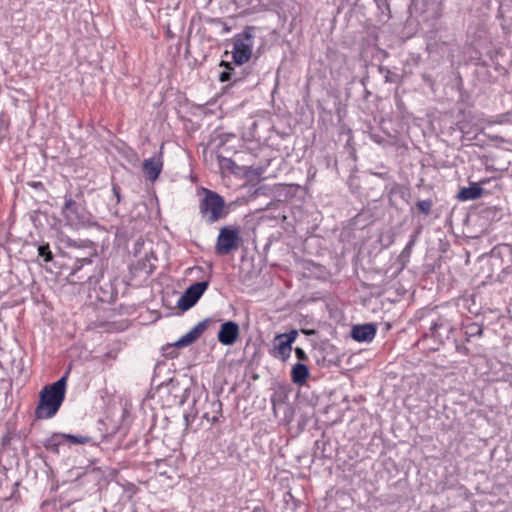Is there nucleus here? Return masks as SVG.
I'll return each mask as SVG.
<instances>
[{
	"instance_id": "f257e3e1",
	"label": "nucleus",
	"mask_w": 512,
	"mask_h": 512,
	"mask_svg": "<svg viewBox=\"0 0 512 512\" xmlns=\"http://www.w3.org/2000/svg\"><path fill=\"white\" fill-rule=\"evenodd\" d=\"M68 375L67 371L59 380L41 390L39 403L35 409L37 419H49L56 415L65 399Z\"/></svg>"
},
{
	"instance_id": "f03ea898",
	"label": "nucleus",
	"mask_w": 512,
	"mask_h": 512,
	"mask_svg": "<svg viewBox=\"0 0 512 512\" xmlns=\"http://www.w3.org/2000/svg\"><path fill=\"white\" fill-rule=\"evenodd\" d=\"M203 197L199 201V213L206 224H214L228 215L225 199L215 191L201 189Z\"/></svg>"
},
{
	"instance_id": "7ed1b4c3",
	"label": "nucleus",
	"mask_w": 512,
	"mask_h": 512,
	"mask_svg": "<svg viewBox=\"0 0 512 512\" xmlns=\"http://www.w3.org/2000/svg\"><path fill=\"white\" fill-rule=\"evenodd\" d=\"M61 214L66 224L74 229L90 227L94 224L91 214L71 196H64Z\"/></svg>"
},
{
	"instance_id": "20e7f679",
	"label": "nucleus",
	"mask_w": 512,
	"mask_h": 512,
	"mask_svg": "<svg viewBox=\"0 0 512 512\" xmlns=\"http://www.w3.org/2000/svg\"><path fill=\"white\" fill-rule=\"evenodd\" d=\"M255 28L247 26L241 33L234 36L232 57L236 66H242L252 56Z\"/></svg>"
},
{
	"instance_id": "39448f33",
	"label": "nucleus",
	"mask_w": 512,
	"mask_h": 512,
	"mask_svg": "<svg viewBox=\"0 0 512 512\" xmlns=\"http://www.w3.org/2000/svg\"><path fill=\"white\" fill-rule=\"evenodd\" d=\"M242 238L238 227L224 226L217 237L215 252L217 255H228L239 248Z\"/></svg>"
},
{
	"instance_id": "423d86ee",
	"label": "nucleus",
	"mask_w": 512,
	"mask_h": 512,
	"mask_svg": "<svg viewBox=\"0 0 512 512\" xmlns=\"http://www.w3.org/2000/svg\"><path fill=\"white\" fill-rule=\"evenodd\" d=\"M209 286L208 281H200L190 285L177 301V307L182 311L192 308Z\"/></svg>"
},
{
	"instance_id": "0eeeda50",
	"label": "nucleus",
	"mask_w": 512,
	"mask_h": 512,
	"mask_svg": "<svg viewBox=\"0 0 512 512\" xmlns=\"http://www.w3.org/2000/svg\"><path fill=\"white\" fill-rule=\"evenodd\" d=\"M93 263L91 259L82 258L77 259L72 267L71 273L68 276V282L71 284H84L92 282L94 276L92 274Z\"/></svg>"
},
{
	"instance_id": "6e6552de",
	"label": "nucleus",
	"mask_w": 512,
	"mask_h": 512,
	"mask_svg": "<svg viewBox=\"0 0 512 512\" xmlns=\"http://www.w3.org/2000/svg\"><path fill=\"white\" fill-rule=\"evenodd\" d=\"M430 336L438 339L440 342L450 338L451 333L454 331L452 319L447 315H440L438 318L431 322Z\"/></svg>"
},
{
	"instance_id": "1a4fd4ad",
	"label": "nucleus",
	"mask_w": 512,
	"mask_h": 512,
	"mask_svg": "<svg viewBox=\"0 0 512 512\" xmlns=\"http://www.w3.org/2000/svg\"><path fill=\"white\" fill-rule=\"evenodd\" d=\"M220 66L225 67L219 75L221 82H231L232 85H236L239 82L245 80L251 73V68H243L242 66L232 67L231 63L221 61Z\"/></svg>"
},
{
	"instance_id": "9d476101",
	"label": "nucleus",
	"mask_w": 512,
	"mask_h": 512,
	"mask_svg": "<svg viewBox=\"0 0 512 512\" xmlns=\"http://www.w3.org/2000/svg\"><path fill=\"white\" fill-rule=\"evenodd\" d=\"M239 334V325L234 321H226L221 325L217 339L222 345L230 346L237 341Z\"/></svg>"
},
{
	"instance_id": "9b49d317",
	"label": "nucleus",
	"mask_w": 512,
	"mask_h": 512,
	"mask_svg": "<svg viewBox=\"0 0 512 512\" xmlns=\"http://www.w3.org/2000/svg\"><path fill=\"white\" fill-rule=\"evenodd\" d=\"M377 327L373 323L355 325L351 330V337L358 342H370L376 335Z\"/></svg>"
},
{
	"instance_id": "f8f14e48",
	"label": "nucleus",
	"mask_w": 512,
	"mask_h": 512,
	"mask_svg": "<svg viewBox=\"0 0 512 512\" xmlns=\"http://www.w3.org/2000/svg\"><path fill=\"white\" fill-rule=\"evenodd\" d=\"M203 418L211 423H216L222 414V402L219 399H206L203 407Z\"/></svg>"
},
{
	"instance_id": "ddd939ff",
	"label": "nucleus",
	"mask_w": 512,
	"mask_h": 512,
	"mask_svg": "<svg viewBox=\"0 0 512 512\" xmlns=\"http://www.w3.org/2000/svg\"><path fill=\"white\" fill-rule=\"evenodd\" d=\"M162 167L163 163L160 157L145 159L142 165L145 177L152 182L159 177Z\"/></svg>"
},
{
	"instance_id": "4468645a",
	"label": "nucleus",
	"mask_w": 512,
	"mask_h": 512,
	"mask_svg": "<svg viewBox=\"0 0 512 512\" xmlns=\"http://www.w3.org/2000/svg\"><path fill=\"white\" fill-rule=\"evenodd\" d=\"M483 188L477 183H472L469 187L460 189L457 199L460 201L476 200L482 196Z\"/></svg>"
},
{
	"instance_id": "2eb2a0df",
	"label": "nucleus",
	"mask_w": 512,
	"mask_h": 512,
	"mask_svg": "<svg viewBox=\"0 0 512 512\" xmlns=\"http://www.w3.org/2000/svg\"><path fill=\"white\" fill-rule=\"evenodd\" d=\"M273 342V356L281 359L282 361H286L290 357L292 346L284 339H277V335L275 336Z\"/></svg>"
},
{
	"instance_id": "dca6fc26",
	"label": "nucleus",
	"mask_w": 512,
	"mask_h": 512,
	"mask_svg": "<svg viewBox=\"0 0 512 512\" xmlns=\"http://www.w3.org/2000/svg\"><path fill=\"white\" fill-rule=\"evenodd\" d=\"M309 369L304 363H296L291 370L292 382L296 385H303L309 377Z\"/></svg>"
},
{
	"instance_id": "f3484780",
	"label": "nucleus",
	"mask_w": 512,
	"mask_h": 512,
	"mask_svg": "<svg viewBox=\"0 0 512 512\" xmlns=\"http://www.w3.org/2000/svg\"><path fill=\"white\" fill-rule=\"evenodd\" d=\"M63 444H65L64 433H54L43 441L45 449L54 454L59 453V447Z\"/></svg>"
},
{
	"instance_id": "a211bd4d",
	"label": "nucleus",
	"mask_w": 512,
	"mask_h": 512,
	"mask_svg": "<svg viewBox=\"0 0 512 512\" xmlns=\"http://www.w3.org/2000/svg\"><path fill=\"white\" fill-rule=\"evenodd\" d=\"M466 340L469 341L472 337H481L483 334V327L476 322H470L464 325Z\"/></svg>"
},
{
	"instance_id": "6ab92c4d",
	"label": "nucleus",
	"mask_w": 512,
	"mask_h": 512,
	"mask_svg": "<svg viewBox=\"0 0 512 512\" xmlns=\"http://www.w3.org/2000/svg\"><path fill=\"white\" fill-rule=\"evenodd\" d=\"M65 444L69 445H83L92 441V437L87 435H72L64 433Z\"/></svg>"
},
{
	"instance_id": "aec40b11",
	"label": "nucleus",
	"mask_w": 512,
	"mask_h": 512,
	"mask_svg": "<svg viewBox=\"0 0 512 512\" xmlns=\"http://www.w3.org/2000/svg\"><path fill=\"white\" fill-rule=\"evenodd\" d=\"M374 2L377 5V8L379 10V20L380 21H387L390 19V6L387 2V0H374Z\"/></svg>"
},
{
	"instance_id": "412c9836",
	"label": "nucleus",
	"mask_w": 512,
	"mask_h": 512,
	"mask_svg": "<svg viewBox=\"0 0 512 512\" xmlns=\"http://www.w3.org/2000/svg\"><path fill=\"white\" fill-rule=\"evenodd\" d=\"M209 322H210V319H204V320L200 321L197 325H195L190 331H188L190 334H192V337L195 341L207 329Z\"/></svg>"
},
{
	"instance_id": "4be33fe9",
	"label": "nucleus",
	"mask_w": 512,
	"mask_h": 512,
	"mask_svg": "<svg viewBox=\"0 0 512 512\" xmlns=\"http://www.w3.org/2000/svg\"><path fill=\"white\" fill-rule=\"evenodd\" d=\"M417 208L424 215H429L433 207V201L431 199L420 200L416 203Z\"/></svg>"
},
{
	"instance_id": "5701e85b",
	"label": "nucleus",
	"mask_w": 512,
	"mask_h": 512,
	"mask_svg": "<svg viewBox=\"0 0 512 512\" xmlns=\"http://www.w3.org/2000/svg\"><path fill=\"white\" fill-rule=\"evenodd\" d=\"M194 342H195V340L193 339L192 334L187 332L180 339H178L173 345L176 348H184V347L191 345Z\"/></svg>"
},
{
	"instance_id": "b1692460",
	"label": "nucleus",
	"mask_w": 512,
	"mask_h": 512,
	"mask_svg": "<svg viewBox=\"0 0 512 512\" xmlns=\"http://www.w3.org/2000/svg\"><path fill=\"white\" fill-rule=\"evenodd\" d=\"M194 342H195V340L193 339L192 334L187 332L180 339H178L173 345L176 348H184V347L191 345Z\"/></svg>"
},
{
	"instance_id": "393cba45",
	"label": "nucleus",
	"mask_w": 512,
	"mask_h": 512,
	"mask_svg": "<svg viewBox=\"0 0 512 512\" xmlns=\"http://www.w3.org/2000/svg\"><path fill=\"white\" fill-rule=\"evenodd\" d=\"M194 342H195V340L193 339L192 334L187 332L180 339H178L173 345L176 348H184V347L191 345Z\"/></svg>"
},
{
	"instance_id": "a878e982",
	"label": "nucleus",
	"mask_w": 512,
	"mask_h": 512,
	"mask_svg": "<svg viewBox=\"0 0 512 512\" xmlns=\"http://www.w3.org/2000/svg\"><path fill=\"white\" fill-rule=\"evenodd\" d=\"M38 255L43 258L45 262H50L53 259V254L50 250L49 244H42L38 247Z\"/></svg>"
},
{
	"instance_id": "bb28decb",
	"label": "nucleus",
	"mask_w": 512,
	"mask_h": 512,
	"mask_svg": "<svg viewBox=\"0 0 512 512\" xmlns=\"http://www.w3.org/2000/svg\"><path fill=\"white\" fill-rule=\"evenodd\" d=\"M500 380L504 382H511L512 381V366L510 364H503L502 365V374L499 377Z\"/></svg>"
},
{
	"instance_id": "cd10ccee",
	"label": "nucleus",
	"mask_w": 512,
	"mask_h": 512,
	"mask_svg": "<svg viewBox=\"0 0 512 512\" xmlns=\"http://www.w3.org/2000/svg\"><path fill=\"white\" fill-rule=\"evenodd\" d=\"M297 335H298L297 330H291L287 333L278 334L277 339H284L286 342H289V344L292 346V344L294 343V341L297 338Z\"/></svg>"
},
{
	"instance_id": "c85d7f7f",
	"label": "nucleus",
	"mask_w": 512,
	"mask_h": 512,
	"mask_svg": "<svg viewBox=\"0 0 512 512\" xmlns=\"http://www.w3.org/2000/svg\"><path fill=\"white\" fill-rule=\"evenodd\" d=\"M294 351H295V356L297 357V359L299 361L305 362L308 360V356L302 348L296 347Z\"/></svg>"
},
{
	"instance_id": "c756f323",
	"label": "nucleus",
	"mask_w": 512,
	"mask_h": 512,
	"mask_svg": "<svg viewBox=\"0 0 512 512\" xmlns=\"http://www.w3.org/2000/svg\"><path fill=\"white\" fill-rule=\"evenodd\" d=\"M112 192H113V195H114V196H115V198H116V203H117V204H118V203H120V202H121V200H122V196H121V189H120V187H119L117 184H115V183H113V184H112Z\"/></svg>"
},
{
	"instance_id": "7c9ffc66",
	"label": "nucleus",
	"mask_w": 512,
	"mask_h": 512,
	"mask_svg": "<svg viewBox=\"0 0 512 512\" xmlns=\"http://www.w3.org/2000/svg\"><path fill=\"white\" fill-rule=\"evenodd\" d=\"M442 0H424L427 6H431L433 12H437Z\"/></svg>"
},
{
	"instance_id": "2f4dec72",
	"label": "nucleus",
	"mask_w": 512,
	"mask_h": 512,
	"mask_svg": "<svg viewBox=\"0 0 512 512\" xmlns=\"http://www.w3.org/2000/svg\"><path fill=\"white\" fill-rule=\"evenodd\" d=\"M220 162L225 165L226 167L228 168H232V166L235 165V163L233 162V160H231L230 158H225V157H222L220 159Z\"/></svg>"
},
{
	"instance_id": "473e14b6",
	"label": "nucleus",
	"mask_w": 512,
	"mask_h": 512,
	"mask_svg": "<svg viewBox=\"0 0 512 512\" xmlns=\"http://www.w3.org/2000/svg\"><path fill=\"white\" fill-rule=\"evenodd\" d=\"M386 71V75H385V82H391V79H390V70L387 69V68H384V67H380V71Z\"/></svg>"
},
{
	"instance_id": "72a5a7b5",
	"label": "nucleus",
	"mask_w": 512,
	"mask_h": 512,
	"mask_svg": "<svg viewBox=\"0 0 512 512\" xmlns=\"http://www.w3.org/2000/svg\"><path fill=\"white\" fill-rule=\"evenodd\" d=\"M512 273V265H508L502 269V274L508 275Z\"/></svg>"
},
{
	"instance_id": "f704fd0d",
	"label": "nucleus",
	"mask_w": 512,
	"mask_h": 512,
	"mask_svg": "<svg viewBox=\"0 0 512 512\" xmlns=\"http://www.w3.org/2000/svg\"><path fill=\"white\" fill-rule=\"evenodd\" d=\"M301 332L308 336L316 334L314 329H302Z\"/></svg>"
},
{
	"instance_id": "c9c22d12",
	"label": "nucleus",
	"mask_w": 512,
	"mask_h": 512,
	"mask_svg": "<svg viewBox=\"0 0 512 512\" xmlns=\"http://www.w3.org/2000/svg\"><path fill=\"white\" fill-rule=\"evenodd\" d=\"M415 241H416V235L411 237L409 243L407 244V248H410L411 246H413Z\"/></svg>"
},
{
	"instance_id": "e433bc0d",
	"label": "nucleus",
	"mask_w": 512,
	"mask_h": 512,
	"mask_svg": "<svg viewBox=\"0 0 512 512\" xmlns=\"http://www.w3.org/2000/svg\"><path fill=\"white\" fill-rule=\"evenodd\" d=\"M492 260H493L492 265H496V264H497V262H499V258H498V257H496V254H495V253H493V255H492Z\"/></svg>"
},
{
	"instance_id": "4c0bfd02",
	"label": "nucleus",
	"mask_w": 512,
	"mask_h": 512,
	"mask_svg": "<svg viewBox=\"0 0 512 512\" xmlns=\"http://www.w3.org/2000/svg\"><path fill=\"white\" fill-rule=\"evenodd\" d=\"M185 421H186V424L189 425V417H188V415H185Z\"/></svg>"
},
{
	"instance_id": "58836bf2",
	"label": "nucleus",
	"mask_w": 512,
	"mask_h": 512,
	"mask_svg": "<svg viewBox=\"0 0 512 512\" xmlns=\"http://www.w3.org/2000/svg\"><path fill=\"white\" fill-rule=\"evenodd\" d=\"M225 31H229V28L227 26L224 27Z\"/></svg>"
}]
</instances>
